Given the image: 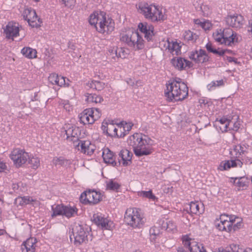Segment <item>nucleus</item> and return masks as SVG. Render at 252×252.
<instances>
[{
	"label": "nucleus",
	"instance_id": "e2e57ef3",
	"mask_svg": "<svg viewBox=\"0 0 252 252\" xmlns=\"http://www.w3.org/2000/svg\"><path fill=\"white\" fill-rule=\"evenodd\" d=\"M63 105L64 108L66 111H69L70 110L72 109L71 106L69 103V101L68 100L64 101V102L63 103Z\"/></svg>",
	"mask_w": 252,
	"mask_h": 252
},
{
	"label": "nucleus",
	"instance_id": "cd10ccee",
	"mask_svg": "<svg viewBox=\"0 0 252 252\" xmlns=\"http://www.w3.org/2000/svg\"><path fill=\"white\" fill-rule=\"evenodd\" d=\"M21 53L26 57L29 59L35 58L37 52L35 49L30 47H24L21 50Z\"/></svg>",
	"mask_w": 252,
	"mask_h": 252
},
{
	"label": "nucleus",
	"instance_id": "f704fd0d",
	"mask_svg": "<svg viewBox=\"0 0 252 252\" xmlns=\"http://www.w3.org/2000/svg\"><path fill=\"white\" fill-rule=\"evenodd\" d=\"M109 52L112 54V55L115 54L116 57L118 58H121L122 59L126 58L127 56V53L122 48L117 47L116 49L114 48L111 50V51L109 50Z\"/></svg>",
	"mask_w": 252,
	"mask_h": 252
},
{
	"label": "nucleus",
	"instance_id": "c85d7f7f",
	"mask_svg": "<svg viewBox=\"0 0 252 252\" xmlns=\"http://www.w3.org/2000/svg\"><path fill=\"white\" fill-rule=\"evenodd\" d=\"M205 48L209 52L218 55L220 56H223L227 51L224 50V49H221L220 50H219V49H216L214 48L212 44L210 42H208L206 44Z\"/></svg>",
	"mask_w": 252,
	"mask_h": 252
},
{
	"label": "nucleus",
	"instance_id": "6ab92c4d",
	"mask_svg": "<svg viewBox=\"0 0 252 252\" xmlns=\"http://www.w3.org/2000/svg\"><path fill=\"white\" fill-rule=\"evenodd\" d=\"M91 109H85L80 115V122L83 125L93 124L94 123L92 115L93 114Z\"/></svg>",
	"mask_w": 252,
	"mask_h": 252
},
{
	"label": "nucleus",
	"instance_id": "864d4df0",
	"mask_svg": "<svg viewBox=\"0 0 252 252\" xmlns=\"http://www.w3.org/2000/svg\"><path fill=\"white\" fill-rule=\"evenodd\" d=\"M222 32L224 39L229 37L230 36H232L235 32L232 29L230 28H226L222 30Z\"/></svg>",
	"mask_w": 252,
	"mask_h": 252
},
{
	"label": "nucleus",
	"instance_id": "603ef678",
	"mask_svg": "<svg viewBox=\"0 0 252 252\" xmlns=\"http://www.w3.org/2000/svg\"><path fill=\"white\" fill-rule=\"evenodd\" d=\"M224 85V81L222 79L217 80V81H213L210 84L208 85V88L209 90H212V88L214 87H220L223 86Z\"/></svg>",
	"mask_w": 252,
	"mask_h": 252
},
{
	"label": "nucleus",
	"instance_id": "bf43d9fd",
	"mask_svg": "<svg viewBox=\"0 0 252 252\" xmlns=\"http://www.w3.org/2000/svg\"><path fill=\"white\" fill-rule=\"evenodd\" d=\"M65 84V78L62 76H59L57 81V85L59 86H63Z\"/></svg>",
	"mask_w": 252,
	"mask_h": 252
},
{
	"label": "nucleus",
	"instance_id": "6e6d98bb",
	"mask_svg": "<svg viewBox=\"0 0 252 252\" xmlns=\"http://www.w3.org/2000/svg\"><path fill=\"white\" fill-rule=\"evenodd\" d=\"M190 252H198L199 251V245L196 242H194V244L188 250Z\"/></svg>",
	"mask_w": 252,
	"mask_h": 252
},
{
	"label": "nucleus",
	"instance_id": "423d86ee",
	"mask_svg": "<svg viewBox=\"0 0 252 252\" xmlns=\"http://www.w3.org/2000/svg\"><path fill=\"white\" fill-rule=\"evenodd\" d=\"M124 219L125 221L133 228H140L144 223L143 218L137 208L127 209Z\"/></svg>",
	"mask_w": 252,
	"mask_h": 252
},
{
	"label": "nucleus",
	"instance_id": "7c9ffc66",
	"mask_svg": "<svg viewBox=\"0 0 252 252\" xmlns=\"http://www.w3.org/2000/svg\"><path fill=\"white\" fill-rule=\"evenodd\" d=\"M64 205L63 204H58L56 205L55 207L52 206V211L53 212L51 214V217L54 218L58 216H63V212Z\"/></svg>",
	"mask_w": 252,
	"mask_h": 252
},
{
	"label": "nucleus",
	"instance_id": "4c0bfd02",
	"mask_svg": "<svg viewBox=\"0 0 252 252\" xmlns=\"http://www.w3.org/2000/svg\"><path fill=\"white\" fill-rule=\"evenodd\" d=\"M249 182L245 177H239L236 183V186L239 188V189H244L247 187Z\"/></svg>",
	"mask_w": 252,
	"mask_h": 252
},
{
	"label": "nucleus",
	"instance_id": "393cba45",
	"mask_svg": "<svg viewBox=\"0 0 252 252\" xmlns=\"http://www.w3.org/2000/svg\"><path fill=\"white\" fill-rule=\"evenodd\" d=\"M86 98V101L88 103H101L103 101V98L100 95H97L95 94L87 93L85 95Z\"/></svg>",
	"mask_w": 252,
	"mask_h": 252
},
{
	"label": "nucleus",
	"instance_id": "412c9836",
	"mask_svg": "<svg viewBox=\"0 0 252 252\" xmlns=\"http://www.w3.org/2000/svg\"><path fill=\"white\" fill-rule=\"evenodd\" d=\"M243 163L240 159H233L221 162L219 169L220 170H226L231 167H242Z\"/></svg>",
	"mask_w": 252,
	"mask_h": 252
},
{
	"label": "nucleus",
	"instance_id": "b1692460",
	"mask_svg": "<svg viewBox=\"0 0 252 252\" xmlns=\"http://www.w3.org/2000/svg\"><path fill=\"white\" fill-rule=\"evenodd\" d=\"M63 209V216L67 218H70L78 215V209L75 206L64 205Z\"/></svg>",
	"mask_w": 252,
	"mask_h": 252
},
{
	"label": "nucleus",
	"instance_id": "774afa93",
	"mask_svg": "<svg viewBox=\"0 0 252 252\" xmlns=\"http://www.w3.org/2000/svg\"><path fill=\"white\" fill-rule=\"evenodd\" d=\"M126 135H127V133L125 131L120 129V133H118L117 132V135H116V137L117 138H123Z\"/></svg>",
	"mask_w": 252,
	"mask_h": 252
},
{
	"label": "nucleus",
	"instance_id": "5701e85b",
	"mask_svg": "<svg viewBox=\"0 0 252 252\" xmlns=\"http://www.w3.org/2000/svg\"><path fill=\"white\" fill-rule=\"evenodd\" d=\"M65 134L66 135V139H69L70 137L76 138L78 140L79 136L80 134V132L79 128L76 126H70L65 130Z\"/></svg>",
	"mask_w": 252,
	"mask_h": 252
},
{
	"label": "nucleus",
	"instance_id": "9b49d317",
	"mask_svg": "<svg viewBox=\"0 0 252 252\" xmlns=\"http://www.w3.org/2000/svg\"><path fill=\"white\" fill-rule=\"evenodd\" d=\"M105 17L106 13L105 12L102 11L94 12L90 16L89 23L92 26H94L96 29L97 28L99 30L102 31L101 29L103 22L105 21Z\"/></svg>",
	"mask_w": 252,
	"mask_h": 252
},
{
	"label": "nucleus",
	"instance_id": "49530a36",
	"mask_svg": "<svg viewBox=\"0 0 252 252\" xmlns=\"http://www.w3.org/2000/svg\"><path fill=\"white\" fill-rule=\"evenodd\" d=\"M29 159V163L31 164L33 169H36L40 165V160L37 157H32L28 158Z\"/></svg>",
	"mask_w": 252,
	"mask_h": 252
},
{
	"label": "nucleus",
	"instance_id": "f8f14e48",
	"mask_svg": "<svg viewBox=\"0 0 252 252\" xmlns=\"http://www.w3.org/2000/svg\"><path fill=\"white\" fill-rule=\"evenodd\" d=\"M189 58L196 63H203L209 61L210 57L205 50L199 49L189 53Z\"/></svg>",
	"mask_w": 252,
	"mask_h": 252
},
{
	"label": "nucleus",
	"instance_id": "473e14b6",
	"mask_svg": "<svg viewBox=\"0 0 252 252\" xmlns=\"http://www.w3.org/2000/svg\"><path fill=\"white\" fill-rule=\"evenodd\" d=\"M181 46L176 41L170 42L169 40H167V48L170 51V52L172 53L174 51L176 52L177 55L178 53L181 51Z\"/></svg>",
	"mask_w": 252,
	"mask_h": 252
},
{
	"label": "nucleus",
	"instance_id": "ea45409f",
	"mask_svg": "<svg viewBox=\"0 0 252 252\" xmlns=\"http://www.w3.org/2000/svg\"><path fill=\"white\" fill-rule=\"evenodd\" d=\"M246 147L244 144H238L234 147V151L235 152L236 157L240 158V156L244 154L246 152Z\"/></svg>",
	"mask_w": 252,
	"mask_h": 252
},
{
	"label": "nucleus",
	"instance_id": "a19ab883",
	"mask_svg": "<svg viewBox=\"0 0 252 252\" xmlns=\"http://www.w3.org/2000/svg\"><path fill=\"white\" fill-rule=\"evenodd\" d=\"M222 32V29L217 30L213 33V37L215 41L221 44H223V36Z\"/></svg>",
	"mask_w": 252,
	"mask_h": 252
},
{
	"label": "nucleus",
	"instance_id": "c756f323",
	"mask_svg": "<svg viewBox=\"0 0 252 252\" xmlns=\"http://www.w3.org/2000/svg\"><path fill=\"white\" fill-rule=\"evenodd\" d=\"M185 59L181 57L178 58L177 59L173 58L171 63L178 70H182L185 69L184 62Z\"/></svg>",
	"mask_w": 252,
	"mask_h": 252
},
{
	"label": "nucleus",
	"instance_id": "09e8293b",
	"mask_svg": "<svg viewBox=\"0 0 252 252\" xmlns=\"http://www.w3.org/2000/svg\"><path fill=\"white\" fill-rule=\"evenodd\" d=\"M120 188V185L113 180H111L107 184V188L110 190L117 191Z\"/></svg>",
	"mask_w": 252,
	"mask_h": 252
},
{
	"label": "nucleus",
	"instance_id": "a211bd4d",
	"mask_svg": "<svg viewBox=\"0 0 252 252\" xmlns=\"http://www.w3.org/2000/svg\"><path fill=\"white\" fill-rule=\"evenodd\" d=\"M102 31L96 28V31L101 33L109 34L113 31L114 29V22L113 20L109 17L106 16L105 21L103 22L102 27L101 29Z\"/></svg>",
	"mask_w": 252,
	"mask_h": 252
},
{
	"label": "nucleus",
	"instance_id": "ddd939ff",
	"mask_svg": "<svg viewBox=\"0 0 252 252\" xmlns=\"http://www.w3.org/2000/svg\"><path fill=\"white\" fill-rule=\"evenodd\" d=\"M3 29V33L7 39L13 40L14 37L19 35V29L16 23L9 22Z\"/></svg>",
	"mask_w": 252,
	"mask_h": 252
},
{
	"label": "nucleus",
	"instance_id": "4468645a",
	"mask_svg": "<svg viewBox=\"0 0 252 252\" xmlns=\"http://www.w3.org/2000/svg\"><path fill=\"white\" fill-rule=\"evenodd\" d=\"M140 31L144 34L145 38L148 41L153 40V37L155 35L154 26L146 22H141L138 26Z\"/></svg>",
	"mask_w": 252,
	"mask_h": 252
},
{
	"label": "nucleus",
	"instance_id": "0eeeda50",
	"mask_svg": "<svg viewBox=\"0 0 252 252\" xmlns=\"http://www.w3.org/2000/svg\"><path fill=\"white\" fill-rule=\"evenodd\" d=\"M101 199V194L94 189H88L83 192L80 200L85 205H93L98 203Z\"/></svg>",
	"mask_w": 252,
	"mask_h": 252
},
{
	"label": "nucleus",
	"instance_id": "dca6fc26",
	"mask_svg": "<svg viewBox=\"0 0 252 252\" xmlns=\"http://www.w3.org/2000/svg\"><path fill=\"white\" fill-rule=\"evenodd\" d=\"M132 154L127 149H122L119 154L118 158V166L120 165L121 162L124 166H126L131 163Z\"/></svg>",
	"mask_w": 252,
	"mask_h": 252
},
{
	"label": "nucleus",
	"instance_id": "2eb2a0df",
	"mask_svg": "<svg viewBox=\"0 0 252 252\" xmlns=\"http://www.w3.org/2000/svg\"><path fill=\"white\" fill-rule=\"evenodd\" d=\"M94 222L102 229L110 230L113 227V222L107 219L101 217L98 214L93 216Z\"/></svg>",
	"mask_w": 252,
	"mask_h": 252
},
{
	"label": "nucleus",
	"instance_id": "c9c22d12",
	"mask_svg": "<svg viewBox=\"0 0 252 252\" xmlns=\"http://www.w3.org/2000/svg\"><path fill=\"white\" fill-rule=\"evenodd\" d=\"M184 37L185 40L187 41H191V42H194L198 38V36L195 33L189 30L185 32L184 33Z\"/></svg>",
	"mask_w": 252,
	"mask_h": 252
},
{
	"label": "nucleus",
	"instance_id": "052dcab7",
	"mask_svg": "<svg viewBox=\"0 0 252 252\" xmlns=\"http://www.w3.org/2000/svg\"><path fill=\"white\" fill-rule=\"evenodd\" d=\"M126 82L127 84L131 86H134V85L138 86V84L139 83V81H136V82L135 83V81L134 79H132L131 78H128L126 79Z\"/></svg>",
	"mask_w": 252,
	"mask_h": 252
},
{
	"label": "nucleus",
	"instance_id": "13d9d810",
	"mask_svg": "<svg viewBox=\"0 0 252 252\" xmlns=\"http://www.w3.org/2000/svg\"><path fill=\"white\" fill-rule=\"evenodd\" d=\"M22 185L21 182L18 183H13L12 185V188L15 192H18L21 190V186Z\"/></svg>",
	"mask_w": 252,
	"mask_h": 252
},
{
	"label": "nucleus",
	"instance_id": "1a4fd4ad",
	"mask_svg": "<svg viewBox=\"0 0 252 252\" xmlns=\"http://www.w3.org/2000/svg\"><path fill=\"white\" fill-rule=\"evenodd\" d=\"M23 16L25 20H26L29 25L32 28H38L40 26L39 24H37L36 21L37 20L38 22L41 23V19L38 18L35 11L32 8H25L23 13Z\"/></svg>",
	"mask_w": 252,
	"mask_h": 252
},
{
	"label": "nucleus",
	"instance_id": "4d7b16f0",
	"mask_svg": "<svg viewBox=\"0 0 252 252\" xmlns=\"http://www.w3.org/2000/svg\"><path fill=\"white\" fill-rule=\"evenodd\" d=\"M54 161V163L56 165H60L61 166H63L65 162V160L63 157H59L56 159H55Z\"/></svg>",
	"mask_w": 252,
	"mask_h": 252
},
{
	"label": "nucleus",
	"instance_id": "20e7f679",
	"mask_svg": "<svg viewBox=\"0 0 252 252\" xmlns=\"http://www.w3.org/2000/svg\"><path fill=\"white\" fill-rule=\"evenodd\" d=\"M121 40L134 50H142L145 47V41L137 31L128 32L121 37Z\"/></svg>",
	"mask_w": 252,
	"mask_h": 252
},
{
	"label": "nucleus",
	"instance_id": "5fc2aeb1",
	"mask_svg": "<svg viewBox=\"0 0 252 252\" xmlns=\"http://www.w3.org/2000/svg\"><path fill=\"white\" fill-rule=\"evenodd\" d=\"M59 76L56 73H51L48 77V80L51 84L57 85Z\"/></svg>",
	"mask_w": 252,
	"mask_h": 252
},
{
	"label": "nucleus",
	"instance_id": "bb28decb",
	"mask_svg": "<svg viewBox=\"0 0 252 252\" xmlns=\"http://www.w3.org/2000/svg\"><path fill=\"white\" fill-rule=\"evenodd\" d=\"M87 86L98 91H100L104 88L105 83L99 81L92 80L87 84Z\"/></svg>",
	"mask_w": 252,
	"mask_h": 252
},
{
	"label": "nucleus",
	"instance_id": "aec40b11",
	"mask_svg": "<svg viewBox=\"0 0 252 252\" xmlns=\"http://www.w3.org/2000/svg\"><path fill=\"white\" fill-rule=\"evenodd\" d=\"M77 146H80L81 152L90 156L94 153L95 150L94 145L92 144L90 141L80 140Z\"/></svg>",
	"mask_w": 252,
	"mask_h": 252
},
{
	"label": "nucleus",
	"instance_id": "8fccbe9b",
	"mask_svg": "<svg viewBox=\"0 0 252 252\" xmlns=\"http://www.w3.org/2000/svg\"><path fill=\"white\" fill-rule=\"evenodd\" d=\"M243 225V222H242V220H240L236 221L235 223H233L232 225L231 226V232L237 231L238 230L242 228Z\"/></svg>",
	"mask_w": 252,
	"mask_h": 252
},
{
	"label": "nucleus",
	"instance_id": "7ed1b4c3",
	"mask_svg": "<svg viewBox=\"0 0 252 252\" xmlns=\"http://www.w3.org/2000/svg\"><path fill=\"white\" fill-rule=\"evenodd\" d=\"M137 8L138 11L146 19H149L153 22L164 21L166 19L161 11L155 5L149 4L146 2H139Z\"/></svg>",
	"mask_w": 252,
	"mask_h": 252
},
{
	"label": "nucleus",
	"instance_id": "a18cd8bd",
	"mask_svg": "<svg viewBox=\"0 0 252 252\" xmlns=\"http://www.w3.org/2000/svg\"><path fill=\"white\" fill-rule=\"evenodd\" d=\"M107 129L108 130L107 135L112 137H116V135H117L118 129L113 124L108 125Z\"/></svg>",
	"mask_w": 252,
	"mask_h": 252
},
{
	"label": "nucleus",
	"instance_id": "72a5a7b5",
	"mask_svg": "<svg viewBox=\"0 0 252 252\" xmlns=\"http://www.w3.org/2000/svg\"><path fill=\"white\" fill-rule=\"evenodd\" d=\"M189 208L187 207L186 210L189 213L191 214H197L200 213L199 206L198 202H191L188 205Z\"/></svg>",
	"mask_w": 252,
	"mask_h": 252
},
{
	"label": "nucleus",
	"instance_id": "f257e3e1",
	"mask_svg": "<svg viewBox=\"0 0 252 252\" xmlns=\"http://www.w3.org/2000/svg\"><path fill=\"white\" fill-rule=\"evenodd\" d=\"M127 143L132 147L134 154L138 157L149 155L154 151L153 141L142 133H135L129 136Z\"/></svg>",
	"mask_w": 252,
	"mask_h": 252
},
{
	"label": "nucleus",
	"instance_id": "0e129e2a",
	"mask_svg": "<svg viewBox=\"0 0 252 252\" xmlns=\"http://www.w3.org/2000/svg\"><path fill=\"white\" fill-rule=\"evenodd\" d=\"M75 0H66L64 3L65 6H71L72 5L75 4Z\"/></svg>",
	"mask_w": 252,
	"mask_h": 252
},
{
	"label": "nucleus",
	"instance_id": "69168bd1",
	"mask_svg": "<svg viewBox=\"0 0 252 252\" xmlns=\"http://www.w3.org/2000/svg\"><path fill=\"white\" fill-rule=\"evenodd\" d=\"M223 56H224V59H225L226 58V59L227 60L228 62H229V63L234 62L235 63H236V64L237 63V59L233 58V57H231L225 56L224 55Z\"/></svg>",
	"mask_w": 252,
	"mask_h": 252
},
{
	"label": "nucleus",
	"instance_id": "f03ea898",
	"mask_svg": "<svg viewBox=\"0 0 252 252\" xmlns=\"http://www.w3.org/2000/svg\"><path fill=\"white\" fill-rule=\"evenodd\" d=\"M166 85L164 94L169 101H182L188 96V87L180 78H173Z\"/></svg>",
	"mask_w": 252,
	"mask_h": 252
},
{
	"label": "nucleus",
	"instance_id": "338daca9",
	"mask_svg": "<svg viewBox=\"0 0 252 252\" xmlns=\"http://www.w3.org/2000/svg\"><path fill=\"white\" fill-rule=\"evenodd\" d=\"M7 166L5 163L0 159V172H4Z\"/></svg>",
	"mask_w": 252,
	"mask_h": 252
},
{
	"label": "nucleus",
	"instance_id": "39448f33",
	"mask_svg": "<svg viewBox=\"0 0 252 252\" xmlns=\"http://www.w3.org/2000/svg\"><path fill=\"white\" fill-rule=\"evenodd\" d=\"M71 234L70 235L71 241L74 239V244L79 246L83 243L88 242V236L89 234L88 228L84 227L79 224H75L72 228Z\"/></svg>",
	"mask_w": 252,
	"mask_h": 252
},
{
	"label": "nucleus",
	"instance_id": "e433bc0d",
	"mask_svg": "<svg viewBox=\"0 0 252 252\" xmlns=\"http://www.w3.org/2000/svg\"><path fill=\"white\" fill-rule=\"evenodd\" d=\"M237 34L234 32L232 36H230L226 39H223V44L227 46H232L238 42Z\"/></svg>",
	"mask_w": 252,
	"mask_h": 252
},
{
	"label": "nucleus",
	"instance_id": "2f4dec72",
	"mask_svg": "<svg viewBox=\"0 0 252 252\" xmlns=\"http://www.w3.org/2000/svg\"><path fill=\"white\" fill-rule=\"evenodd\" d=\"M219 122L222 126H220V130L222 132L227 131L228 126L230 125V123H231V121L225 117H222L219 119L217 118L216 120V122Z\"/></svg>",
	"mask_w": 252,
	"mask_h": 252
},
{
	"label": "nucleus",
	"instance_id": "37998d69",
	"mask_svg": "<svg viewBox=\"0 0 252 252\" xmlns=\"http://www.w3.org/2000/svg\"><path fill=\"white\" fill-rule=\"evenodd\" d=\"M183 244L184 248L189 250L194 244V242H191V239L187 235H183L182 238Z\"/></svg>",
	"mask_w": 252,
	"mask_h": 252
},
{
	"label": "nucleus",
	"instance_id": "de8ad7c7",
	"mask_svg": "<svg viewBox=\"0 0 252 252\" xmlns=\"http://www.w3.org/2000/svg\"><path fill=\"white\" fill-rule=\"evenodd\" d=\"M16 201H19V205L23 206L33 201V200L29 196H23L17 198Z\"/></svg>",
	"mask_w": 252,
	"mask_h": 252
},
{
	"label": "nucleus",
	"instance_id": "f3484780",
	"mask_svg": "<svg viewBox=\"0 0 252 252\" xmlns=\"http://www.w3.org/2000/svg\"><path fill=\"white\" fill-rule=\"evenodd\" d=\"M36 239L34 237H30L24 241L21 245L22 252H35Z\"/></svg>",
	"mask_w": 252,
	"mask_h": 252
},
{
	"label": "nucleus",
	"instance_id": "79ce46f5",
	"mask_svg": "<svg viewBox=\"0 0 252 252\" xmlns=\"http://www.w3.org/2000/svg\"><path fill=\"white\" fill-rule=\"evenodd\" d=\"M150 235V240L151 242L155 243L157 238V236L159 234V230L158 227H152L149 230Z\"/></svg>",
	"mask_w": 252,
	"mask_h": 252
},
{
	"label": "nucleus",
	"instance_id": "4be33fe9",
	"mask_svg": "<svg viewBox=\"0 0 252 252\" xmlns=\"http://www.w3.org/2000/svg\"><path fill=\"white\" fill-rule=\"evenodd\" d=\"M102 157L104 161L110 164L113 167L118 166V163L115 160L114 154L109 149H106L103 152Z\"/></svg>",
	"mask_w": 252,
	"mask_h": 252
},
{
	"label": "nucleus",
	"instance_id": "3c124183",
	"mask_svg": "<svg viewBox=\"0 0 252 252\" xmlns=\"http://www.w3.org/2000/svg\"><path fill=\"white\" fill-rule=\"evenodd\" d=\"M92 110V111L94 112L92 115V118H93V120L94 122L97 120L101 117V113L100 110L98 108H90Z\"/></svg>",
	"mask_w": 252,
	"mask_h": 252
},
{
	"label": "nucleus",
	"instance_id": "680f3d73",
	"mask_svg": "<svg viewBox=\"0 0 252 252\" xmlns=\"http://www.w3.org/2000/svg\"><path fill=\"white\" fill-rule=\"evenodd\" d=\"M228 221H230L231 223H235L237 221V220H240V218L235 216L228 215Z\"/></svg>",
	"mask_w": 252,
	"mask_h": 252
},
{
	"label": "nucleus",
	"instance_id": "a878e982",
	"mask_svg": "<svg viewBox=\"0 0 252 252\" xmlns=\"http://www.w3.org/2000/svg\"><path fill=\"white\" fill-rule=\"evenodd\" d=\"M231 223L228 220H223V222H219L216 224L217 228L220 231H224L227 232L231 233Z\"/></svg>",
	"mask_w": 252,
	"mask_h": 252
},
{
	"label": "nucleus",
	"instance_id": "c03bdc74",
	"mask_svg": "<svg viewBox=\"0 0 252 252\" xmlns=\"http://www.w3.org/2000/svg\"><path fill=\"white\" fill-rule=\"evenodd\" d=\"M140 196L147 198L153 201L158 200V198L153 193L151 190L149 191H142L140 193Z\"/></svg>",
	"mask_w": 252,
	"mask_h": 252
},
{
	"label": "nucleus",
	"instance_id": "6e6552de",
	"mask_svg": "<svg viewBox=\"0 0 252 252\" xmlns=\"http://www.w3.org/2000/svg\"><path fill=\"white\" fill-rule=\"evenodd\" d=\"M10 158L17 167H20L27 161L29 156L28 153L22 150L15 149L10 155Z\"/></svg>",
	"mask_w": 252,
	"mask_h": 252
},
{
	"label": "nucleus",
	"instance_id": "58836bf2",
	"mask_svg": "<svg viewBox=\"0 0 252 252\" xmlns=\"http://www.w3.org/2000/svg\"><path fill=\"white\" fill-rule=\"evenodd\" d=\"M117 126L120 130L125 131L127 134L128 132L131 130L133 125L131 123H127L123 121L118 124Z\"/></svg>",
	"mask_w": 252,
	"mask_h": 252
},
{
	"label": "nucleus",
	"instance_id": "9d476101",
	"mask_svg": "<svg viewBox=\"0 0 252 252\" xmlns=\"http://www.w3.org/2000/svg\"><path fill=\"white\" fill-rule=\"evenodd\" d=\"M225 21L228 26L237 29L242 27L245 23L243 16L238 14L228 15L225 18Z\"/></svg>",
	"mask_w": 252,
	"mask_h": 252
}]
</instances>
